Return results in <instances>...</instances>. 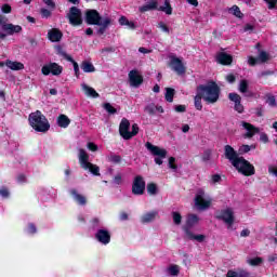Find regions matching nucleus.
<instances>
[{"instance_id": "47", "label": "nucleus", "mask_w": 277, "mask_h": 277, "mask_svg": "<svg viewBox=\"0 0 277 277\" xmlns=\"http://www.w3.org/2000/svg\"><path fill=\"white\" fill-rule=\"evenodd\" d=\"M1 12L3 14H10L12 12V6L10 4H2Z\"/></svg>"}, {"instance_id": "45", "label": "nucleus", "mask_w": 277, "mask_h": 277, "mask_svg": "<svg viewBox=\"0 0 277 277\" xmlns=\"http://www.w3.org/2000/svg\"><path fill=\"white\" fill-rule=\"evenodd\" d=\"M268 10H276L277 0H264Z\"/></svg>"}, {"instance_id": "39", "label": "nucleus", "mask_w": 277, "mask_h": 277, "mask_svg": "<svg viewBox=\"0 0 277 277\" xmlns=\"http://www.w3.org/2000/svg\"><path fill=\"white\" fill-rule=\"evenodd\" d=\"M229 14H233L234 16H236L237 18H243V13H241V10L239 9V6L237 5H233L229 9Z\"/></svg>"}, {"instance_id": "9", "label": "nucleus", "mask_w": 277, "mask_h": 277, "mask_svg": "<svg viewBox=\"0 0 277 277\" xmlns=\"http://www.w3.org/2000/svg\"><path fill=\"white\" fill-rule=\"evenodd\" d=\"M144 192H146V182L142 175H137L132 183V194L134 196H143Z\"/></svg>"}, {"instance_id": "7", "label": "nucleus", "mask_w": 277, "mask_h": 277, "mask_svg": "<svg viewBox=\"0 0 277 277\" xmlns=\"http://www.w3.org/2000/svg\"><path fill=\"white\" fill-rule=\"evenodd\" d=\"M145 148H147V150H149V153H151V155H154L155 158V163H157V166H161L163 163L162 159H166L168 151L163 148H160L159 146L153 145L150 142H147L145 144Z\"/></svg>"}, {"instance_id": "59", "label": "nucleus", "mask_w": 277, "mask_h": 277, "mask_svg": "<svg viewBox=\"0 0 277 277\" xmlns=\"http://www.w3.org/2000/svg\"><path fill=\"white\" fill-rule=\"evenodd\" d=\"M239 153H250V146L249 145H241L239 148Z\"/></svg>"}, {"instance_id": "5", "label": "nucleus", "mask_w": 277, "mask_h": 277, "mask_svg": "<svg viewBox=\"0 0 277 277\" xmlns=\"http://www.w3.org/2000/svg\"><path fill=\"white\" fill-rule=\"evenodd\" d=\"M233 166L238 172H240V174H243V176H254V166H252V163H250V161L246 160L243 157H240L239 160Z\"/></svg>"}, {"instance_id": "41", "label": "nucleus", "mask_w": 277, "mask_h": 277, "mask_svg": "<svg viewBox=\"0 0 277 277\" xmlns=\"http://www.w3.org/2000/svg\"><path fill=\"white\" fill-rule=\"evenodd\" d=\"M238 90L241 94H246V92H248V80H241Z\"/></svg>"}, {"instance_id": "31", "label": "nucleus", "mask_w": 277, "mask_h": 277, "mask_svg": "<svg viewBox=\"0 0 277 277\" xmlns=\"http://www.w3.org/2000/svg\"><path fill=\"white\" fill-rule=\"evenodd\" d=\"M186 237L190 239V241H198L199 243H202L206 239L205 235H194L189 229H186Z\"/></svg>"}, {"instance_id": "53", "label": "nucleus", "mask_w": 277, "mask_h": 277, "mask_svg": "<svg viewBox=\"0 0 277 277\" xmlns=\"http://www.w3.org/2000/svg\"><path fill=\"white\" fill-rule=\"evenodd\" d=\"M220 181H222V176H220V174L212 175L211 177L212 185H215V183H220Z\"/></svg>"}, {"instance_id": "62", "label": "nucleus", "mask_w": 277, "mask_h": 277, "mask_svg": "<svg viewBox=\"0 0 277 277\" xmlns=\"http://www.w3.org/2000/svg\"><path fill=\"white\" fill-rule=\"evenodd\" d=\"M0 196H2V198H8V196H10V192H8L6 188H2L0 189Z\"/></svg>"}, {"instance_id": "29", "label": "nucleus", "mask_w": 277, "mask_h": 277, "mask_svg": "<svg viewBox=\"0 0 277 277\" xmlns=\"http://www.w3.org/2000/svg\"><path fill=\"white\" fill-rule=\"evenodd\" d=\"M157 10L163 12L168 16H172V4H170V0H164V3L159 5Z\"/></svg>"}, {"instance_id": "26", "label": "nucleus", "mask_w": 277, "mask_h": 277, "mask_svg": "<svg viewBox=\"0 0 277 277\" xmlns=\"http://www.w3.org/2000/svg\"><path fill=\"white\" fill-rule=\"evenodd\" d=\"M100 26V29L97 30L98 36H103V34H105V31L107 30V27H109V25H111V18L109 17H104L98 24H96Z\"/></svg>"}, {"instance_id": "52", "label": "nucleus", "mask_w": 277, "mask_h": 277, "mask_svg": "<svg viewBox=\"0 0 277 277\" xmlns=\"http://www.w3.org/2000/svg\"><path fill=\"white\" fill-rule=\"evenodd\" d=\"M40 14L42 18H49L51 16V11H49V9H41Z\"/></svg>"}, {"instance_id": "54", "label": "nucleus", "mask_w": 277, "mask_h": 277, "mask_svg": "<svg viewBox=\"0 0 277 277\" xmlns=\"http://www.w3.org/2000/svg\"><path fill=\"white\" fill-rule=\"evenodd\" d=\"M236 277H250V273H248L247 271H239V272H236Z\"/></svg>"}, {"instance_id": "22", "label": "nucleus", "mask_w": 277, "mask_h": 277, "mask_svg": "<svg viewBox=\"0 0 277 277\" xmlns=\"http://www.w3.org/2000/svg\"><path fill=\"white\" fill-rule=\"evenodd\" d=\"M64 35L57 28H52L48 31V38L51 42H60Z\"/></svg>"}, {"instance_id": "1", "label": "nucleus", "mask_w": 277, "mask_h": 277, "mask_svg": "<svg viewBox=\"0 0 277 277\" xmlns=\"http://www.w3.org/2000/svg\"><path fill=\"white\" fill-rule=\"evenodd\" d=\"M197 92L208 105H213L220 101V87L213 81L200 84L197 87Z\"/></svg>"}, {"instance_id": "14", "label": "nucleus", "mask_w": 277, "mask_h": 277, "mask_svg": "<svg viewBox=\"0 0 277 277\" xmlns=\"http://www.w3.org/2000/svg\"><path fill=\"white\" fill-rule=\"evenodd\" d=\"M224 156L229 160L232 166H234L241 157H239V154L230 145L224 146Z\"/></svg>"}, {"instance_id": "28", "label": "nucleus", "mask_w": 277, "mask_h": 277, "mask_svg": "<svg viewBox=\"0 0 277 277\" xmlns=\"http://www.w3.org/2000/svg\"><path fill=\"white\" fill-rule=\"evenodd\" d=\"M69 193L71 194L74 200H76L82 207L88 203V199H85V196L77 193V189H71Z\"/></svg>"}, {"instance_id": "30", "label": "nucleus", "mask_w": 277, "mask_h": 277, "mask_svg": "<svg viewBox=\"0 0 277 277\" xmlns=\"http://www.w3.org/2000/svg\"><path fill=\"white\" fill-rule=\"evenodd\" d=\"M56 122L62 129H68L70 126V118L66 115H60Z\"/></svg>"}, {"instance_id": "6", "label": "nucleus", "mask_w": 277, "mask_h": 277, "mask_svg": "<svg viewBox=\"0 0 277 277\" xmlns=\"http://www.w3.org/2000/svg\"><path fill=\"white\" fill-rule=\"evenodd\" d=\"M211 197L209 195H206L205 189L199 188L197 189L196 196H195V206L200 210L205 211L206 209H209L211 207Z\"/></svg>"}, {"instance_id": "60", "label": "nucleus", "mask_w": 277, "mask_h": 277, "mask_svg": "<svg viewBox=\"0 0 277 277\" xmlns=\"http://www.w3.org/2000/svg\"><path fill=\"white\" fill-rule=\"evenodd\" d=\"M3 25H8V17L0 14V27H2V29Z\"/></svg>"}, {"instance_id": "12", "label": "nucleus", "mask_w": 277, "mask_h": 277, "mask_svg": "<svg viewBox=\"0 0 277 277\" xmlns=\"http://www.w3.org/2000/svg\"><path fill=\"white\" fill-rule=\"evenodd\" d=\"M70 25L77 26L81 25L83 21L81 19V10L77 6H72L68 14Z\"/></svg>"}, {"instance_id": "64", "label": "nucleus", "mask_w": 277, "mask_h": 277, "mask_svg": "<svg viewBox=\"0 0 277 277\" xmlns=\"http://www.w3.org/2000/svg\"><path fill=\"white\" fill-rule=\"evenodd\" d=\"M36 225L34 224H29L28 226V233H30L31 235H34V233H36Z\"/></svg>"}, {"instance_id": "33", "label": "nucleus", "mask_w": 277, "mask_h": 277, "mask_svg": "<svg viewBox=\"0 0 277 277\" xmlns=\"http://www.w3.org/2000/svg\"><path fill=\"white\" fill-rule=\"evenodd\" d=\"M80 68L83 70V72H94L96 70L94 65L89 61H83L80 65Z\"/></svg>"}, {"instance_id": "40", "label": "nucleus", "mask_w": 277, "mask_h": 277, "mask_svg": "<svg viewBox=\"0 0 277 277\" xmlns=\"http://www.w3.org/2000/svg\"><path fill=\"white\" fill-rule=\"evenodd\" d=\"M144 111H146V114H148L149 116H155V114H157V105L155 104H148L147 106H145Z\"/></svg>"}, {"instance_id": "11", "label": "nucleus", "mask_w": 277, "mask_h": 277, "mask_svg": "<svg viewBox=\"0 0 277 277\" xmlns=\"http://www.w3.org/2000/svg\"><path fill=\"white\" fill-rule=\"evenodd\" d=\"M269 60H271L269 53L265 51H261L259 53L258 58H255L254 56H249L248 64L249 66H256V64H265V62H269Z\"/></svg>"}, {"instance_id": "17", "label": "nucleus", "mask_w": 277, "mask_h": 277, "mask_svg": "<svg viewBox=\"0 0 277 277\" xmlns=\"http://www.w3.org/2000/svg\"><path fill=\"white\" fill-rule=\"evenodd\" d=\"M229 101L234 103V109L235 111H238V114H243V105L241 104V95L237 93H229L228 94Z\"/></svg>"}, {"instance_id": "55", "label": "nucleus", "mask_w": 277, "mask_h": 277, "mask_svg": "<svg viewBox=\"0 0 277 277\" xmlns=\"http://www.w3.org/2000/svg\"><path fill=\"white\" fill-rule=\"evenodd\" d=\"M120 156L118 155H113L109 157V161H111V163H120Z\"/></svg>"}, {"instance_id": "24", "label": "nucleus", "mask_w": 277, "mask_h": 277, "mask_svg": "<svg viewBox=\"0 0 277 277\" xmlns=\"http://www.w3.org/2000/svg\"><path fill=\"white\" fill-rule=\"evenodd\" d=\"M5 66H6V68H10V70H24L25 69V65L17 61L6 60Z\"/></svg>"}, {"instance_id": "56", "label": "nucleus", "mask_w": 277, "mask_h": 277, "mask_svg": "<svg viewBox=\"0 0 277 277\" xmlns=\"http://www.w3.org/2000/svg\"><path fill=\"white\" fill-rule=\"evenodd\" d=\"M43 3H45L48 8H51V10H55V2L53 0H43Z\"/></svg>"}, {"instance_id": "19", "label": "nucleus", "mask_w": 277, "mask_h": 277, "mask_svg": "<svg viewBox=\"0 0 277 277\" xmlns=\"http://www.w3.org/2000/svg\"><path fill=\"white\" fill-rule=\"evenodd\" d=\"M95 239H97L100 243H104V246H107V243L111 241V235L107 229H98L97 233L95 234Z\"/></svg>"}, {"instance_id": "49", "label": "nucleus", "mask_w": 277, "mask_h": 277, "mask_svg": "<svg viewBox=\"0 0 277 277\" xmlns=\"http://www.w3.org/2000/svg\"><path fill=\"white\" fill-rule=\"evenodd\" d=\"M159 29L163 31L164 34H170V28H168V25H166L163 22H160L158 24Z\"/></svg>"}, {"instance_id": "58", "label": "nucleus", "mask_w": 277, "mask_h": 277, "mask_svg": "<svg viewBox=\"0 0 277 277\" xmlns=\"http://www.w3.org/2000/svg\"><path fill=\"white\" fill-rule=\"evenodd\" d=\"M211 159V150H206L202 156V161H209Z\"/></svg>"}, {"instance_id": "23", "label": "nucleus", "mask_w": 277, "mask_h": 277, "mask_svg": "<svg viewBox=\"0 0 277 277\" xmlns=\"http://www.w3.org/2000/svg\"><path fill=\"white\" fill-rule=\"evenodd\" d=\"M200 222V219L196 214H188L186 219V226L184 227L185 233L189 230L193 226H196Z\"/></svg>"}, {"instance_id": "51", "label": "nucleus", "mask_w": 277, "mask_h": 277, "mask_svg": "<svg viewBox=\"0 0 277 277\" xmlns=\"http://www.w3.org/2000/svg\"><path fill=\"white\" fill-rule=\"evenodd\" d=\"M87 148L92 153H96V150H98V145L91 142V143H88Z\"/></svg>"}, {"instance_id": "16", "label": "nucleus", "mask_w": 277, "mask_h": 277, "mask_svg": "<svg viewBox=\"0 0 277 277\" xmlns=\"http://www.w3.org/2000/svg\"><path fill=\"white\" fill-rule=\"evenodd\" d=\"M85 21L88 25H98L103 18H101V14H98L96 10H88L85 13Z\"/></svg>"}, {"instance_id": "27", "label": "nucleus", "mask_w": 277, "mask_h": 277, "mask_svg": "<svg viewBox=\"0 0 277 277\" xmlns=\"http://www.w3.org/2000/svg\"><path fill=\"white\" fill-rule=\"evenodd\" d=\"M158 3L159 2H157V0H149L145 5L140 6L138 11L144 13V12H150V10H157Z\"/></svg>"}, {"instance_id": "48", "label": "nucleus", "mask_w": 277, "mask_h": 277, "mask_svg": "<svg viewBox=\"0 0 277 277\" xmlns=\"http://www.w3.org/2000/svg\"><path fill=\"white\" fill-rule=\"evenodd\" d=\"M174 109L177 114H185V111H187V107L185 105H176Z\"/></svg>"}, {"instance_id": "50", "label": "nucleus", "mask_w": 277, "mask_h": 277, "mask_svg": "<svg viewBox=\"0 0 277 277\" xmlns=\"http://www.w3.org/2000/svg\"><path fill=\"white\" fill-rule=\"evenodd\" d=\"M266 103L271 106V107H276V97H274L273 95H269L266 100Z\"/></svg>"}, {"instance_id": "13", "label": "nucleus", "mask_w": 277, "mask_h": 277, "mask_svg": "<svg viewBox=\"0 0 277 277\" xmlns=\"http://www.w3.org/2000/svg\"><path fill=\"white\" fill-rule=\"evenodd\" d=\"M219 217L220 220H223L225 224H227L228 228L235 224V212H233V209L230 208L223 210Z\"/></svg>"}, {"instance_id": "35", "label": "nucleus", "mask_w": 277, "mask_h": 277, "mask_svg": "<svg viewBox=\"0 0 277 277\" xmlns=\"http://www.w3.org/2000/svg\"><path fill=\"white\" fill-rule=\"evenodd\" d=\"M195 108L198 111H202V95L197 92V95L194 97Z\"/></svg>"}, {"instance_id": "44", "label": "nucleus", "mask_w": 277, "mask_h": 277, "mask_svg": "<svg viewBox=\"0 0 277 277\" xmlns=\"http://www.w3.org/2000/svg\"><path fill=\"white\" fill-rule=\"evenodd\" d=\"M104 109L108 113V114H116V108L113 107L111 104L109 103H105L104 104Z\"/></svg>"}, {"instance_id": "21", "label": "nucleus", "mask_w": 277, "mask_h": 277, "mask_svg": "<svg viewBox=\"0 0 277 277\" xmlns=\"http://www.w3.org/2000/svg\"><path fill=\"white\" fill-rule=\"evenodd\" d=\"M3 31L9 36H14V34H21L23 31V27H21V25L6 24L3 25Z\"/></svg>"}, {"instance_id": "20", "label": "nucleus", "mask_w": 277, "mask_h": 277, "mask_svg": "<svg viewBox=\"0 0 277 277\" xmlns=\"http://www.w3.org/2000/svg\"><path fill=\"white\" fill-rule=\"evenodd\" d=\"M241 126L247 131L243 134V137H254V135H256V133H259V128H255L254 126H252L246 121H242Z\"/></svg>"}, {"instance_id": "57", "label": "nucleus", "mask_w": 277, "mask_h": 277, "mask_svg": "<svg viewBox=\"0 0 277 277\" xmlns=\"http://www.w3.org/2000/svg\"><path fill=\"white\" fill-rule=\"evenodd\" d=\"M128 23H129V18H127V16L122 15L119 18V25L124 26V25H128Z\"/></svg>"}, {"instance_id": "4", "label": "nucleus", "mask_w": 277, "mask_h": 277, "mask_svg": "<svg viewBox=\"0 0 277 277\" xmlns=\"http://www.w3.org/2000/svg\"><path fill=\"white\" fill-rule=\"evenodd\" d=\"M78 157L80 166L81 168H83V170H89L91 174H94L95 176H101V169L98 168V166L90 162V155H88L84 149H79Z\"/></svg>"}, {"instance_id": "36", "label": "nucleus", "mask_w": 277, "mask_h": 277, "mask_svg": "<svg viewBox=\"0 0 277 277\" xmlns=\"http://www.w3.org/2000/svg\"><path fill=\"white\" fill-rule=\"evenodd\" d=\"M169 276H179L181 274V267L179 265H171L167 269Z\"/></svg>"}, {"instance_id": "38", "label": "nucleus", "mask_w": 277, "mask_h": 277, "mask_svg": "<svg viewBox=\"0 0 277 277\" xmlns=\"http://www.w3.org/2000/svg\"><path fill=\"white\" fill-rule=\"evenodd\" d=\"M157 217V212H149L142 216L143 224H146L148 222H153Z\"/></svg>"}, {"instance_id": "46", "label": "nucleus", "mask_w": 277, "mask_h": 277, "mask_svg": "<svg viewBox=\"0 0 277 277\" xmlns=\"http://www.w3.org/2000/svg\"><path fill=\"white\" fill-rule=\"evenodd\" d=\"M175 161H176V158H174V157H170V158H169V168H170L171 170H174V172H176V170H177V167H176V164H175Z\"/></svg>"}, {"instance_id": "25", "label": "nucleus", "mask_w": 277, "mask_h": 277, "mask_svg": "<svg viewBox=\"0 0 277 277\" xmlns=\"http://www.w3.org/2000/svg\"><path fill=\"white\" fill-rule=\"evenodd\" d=\"M81 88H82L84 94L87 96H90L91 98H98V96H101L98 94V92H96V90H94V88H92V87H90V85H88L85 83H82Z\"/></svg>"}, {"instance_id": "10", "label": "nucleus", "mask_w": 277, "mask_h": 277, "mask_svg": "<svg viewBox=\"0 0 277 277\" xmlns=\"http://www.w3.org/2000/svg\"><path fill=\"white\" fill-rule=\"evenodd\" d=\"M170 66H171V69L174 72H176V75H185L187 70V68L185 67V64H183V60L176 56L170 57Z\"/></svg>"}, {"instance_id": "34", "label": "nucleus", "mask_w": 277, "mask_h": 277, "mask_svg": "<svg viewBox=\"0 0 277 277\" xmlns=\"http://www.w3.org/2000/svg\"><path fill=\"white\" fill-rule=\"evenodd\" d=\"M174 94H176V91L172 88H166V94L164 98L168 103H173L174 101Z\"/></svg>"}, {"instance_id": "42", "label": "nucleus", "mask_w": 277, "mask_h": 277, "mask_svg": "<svg viewBox=\"0 0 277 277\" xmlns=\"http://www.w3.org/2000/svg\"><path fill=\"white\" fill-rule=\"evenodd\" d=\"M147 192L150 196L157 195V184L150 183L147 185Z\"/></svg>"}, {"instance_id": "3", "label": "nucleus", "mask_w": 277, "mask_h": 277, "mask_svg": "<svg viewBox=\"0 0 277 277\" xmlns=\"http://www.w3.org/2000/svg\"><path fill=\"white\" fill-rule=\"evenodd\" d=\"M129 129H131V122L123 118L119 124V133L123 140H131V137H135L140 133V126L137 123L132 124V131H129Z\"/></svg>"}, {"instance_id": "8", "label": "nucleus", "mask_w": 277, "mask_h": 277, "mask_svg": "<svg viewBox=\"0 0 277 277\" xmlns=\"http://www.w3.org/2000/svg\"><path fill=\"white\" fill-rule=\"evenodd\" d=\"M41 72L42 75H44V77H49V75H53L54 77H60V75L64 72V67H62L57 63H48L42 66Z\"/></svg>"}, {"instance_id": "61", "label": "nucleus", "mask_w": 277, "mask_h": 277, "mask_svg": "<svg viewBox=\"0 0 277 277\" xmlns=\"http://www.w3.org/2000/svg\"><path fill=\"white\" fill-rule=\"evenodd\" d=\"M235 75H233V74H229V75H227L226 76V81L228 82V83H235Z\"/></svg>"}, {"instance_id": "63", "label": "nucleus", "mask_w": 277, "mask_h": 277, "mask_svg": "<svg viewBox=\"0 0 277 277\" xmlns=\"http://www.w3.org/2000/svg\"><path fill=\"white\" fill-rule=\"evenodd\" d=\"M269 174H274V176H277V169L274 166L268 167Z\"/></svg>"}, {"instance_id": "43", "label": "nucleus", "mask_w": 277, "mask_h": 277, "mask_svg": "<svg viewBox=\"0 0 277 277\" xmlns=\"http://www.w3.org/2000/svg\"><path fill=\"white\" fill-rule=\"evenodd\" d=\"M172 219L174 224H176V226H179L183 220V216H181V213L179 212H172Z\"/></svg>"}, {"instance_id": "32", "label": "nucleus", "mask_w": 277, "mask_h": 277, "mask_svg": "<svg viewBox=\"0 0 277 277\" xmlns=\"http://www.w3.org/2000/svg\"><path fill=\"white\" fill-rule=\"evenodd\" d=\"M263 258L260 256L247 259V263L251 265V267H260V265H263Z\"/></svg>"}, {"instance_id": "18", "label": "nucleus", "mask_w": 277, "mask_h": 277, "mask_svg": "<svg viewBox=\"0 0 277 277\" xmlns=\"http://www.w3.org/2000/svg\"><path fill=\"white\" fill-rule=\"evenodd\" d=\"M215 60L217 64H222V66H230L233 64V55L226 52L216 53Z\"/></svg>"}, {"instance_id": "2", "label": "nucleus", "mask_w": 277, "mask_h": 277, "mask_svg": "<svg viewBox=\"0 0 277 277\" xmlns=\"http://www.w3.org/2000/svg\"><path fill=\"white\" fill-rule=\"evenodd\" d=\"M28 121L30 127L35 129L38 133H47V131L51 129V123H49V119H47V116H44L40 110L31 113L28 117Z\"/></svg>"}, {"instance_id": "15", "label": "nucleus", "mask_w": 277, "mask_h": 277, "mask_svg": "<svg viewBox=\"0 0 277 277\" xmlns=\"http://www.w3.org/2000/svg\"><path fill=\"white\" fill-rule=\"evenodd\" d=\"M129 81L132 88H140L144 83V78L140 75L138 70H131L129 72Z\"/></svg>"}, {"instance_id": "37", "label": "nucleus", "mask_w": 277, "mask_h": 277, "mask_svg": "<svg viewBox=\"0 0 277 277\" xmlns=\"http://www.w3.org/2000/svg\"><path fill=\"white\" fill-rule=\"evenodd\" d=\"M56 53L57 55H61V57H64V60L67 62H72V56L68 55V53H66L62 47H56Z\"/></svg>"}]
</instances>
